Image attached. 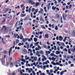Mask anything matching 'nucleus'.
Here are the masks:
<instances>
[{
    "mask_svg": "<svg viewBox=\"0 0 75 75\" xmlns=\"http://www.w3.org/2000/svg\"><path fill=\"white\" fill-rule=\"evenodd\" d=\"M4 54H7V51H6V50H5L4 51Z\"/></svg>",
    "mask_w": 75,
    "mask_h": 75,
    "instance_id": "51",
    "label": "nucleus"
},
{
    "mask_svg": "<svg viewBox=\"0 0 75 75\" xmlns=\"http://www.w3.org/2000/svg\"><path fill=\"white\" fill-rule=\"evenodd\" d=\"M40 12H41V13H43V9H42L40 10Z\"/></svg>",
    "mask_w": 75,
    "mask_h": 75,
    "instance_id": "39",
    "label": "nucleus"
},
{
    "mask_svg": "<svg viewBox=\"0 0 75 75\" xmlns=\"http://www.w3.org/2000/svg\"><path fill=\"white\" fill-rule=\"evenodd\" d=\"M71 35L72 37H75V30H73L71 31Z\"/></svg>",
    "mask_w": 75,
    "mask_h": 75,
    "instance_id": "3",
    "label": "nucleus"
},
{
    "mask_svg": "<svg viewBox=\"0 0 75 75\" xmlns=\"http://www.w3.org/2000/svg\"><path fill=\"white\" fill-rule=\"evenodd\" d=\"M40 75H45V73H40Z\"/></svg>",
    "mask_w": 75,
    "mask_h": 75,
    "instance_id": "53",
    "label": "nucleus"
},
{
    "mask_svg": "<svg viewBox=\"0 0 75 75\" xmlns=\"http://www.w3.org/2000/svg\"><path fill=\"white\" fill-rule=\"evenodd\" d=\"M20 21L21 22H23V18L21 19Z\"/></svg>",
    "mask_w": 75,
    "mask_h": 75,
    "instance_id": "57",
    "label": "nucleus"
},
{
    "mask_svg": "<svg viewBox=\"0 0 75 75\" xmlns=\"http://www.w3.org/2000/svg\"><path fill=\"white\" fill-rule=\"evenodd\" d=\"M63 51H66V52H67V51H68V50H67V49L65 48L63 49Z\"/></svg>",
    "mask_w": 75,
    "mask_h": 75,
    "instance_id": "38",
    "label": "nucleus"
},
{
    "mask_svg": "<svg viewBox=\"0 0 75 75\" xmlns=\"http://www.w3.org/2000/svg\"><path fill=\"white\" fill-rule=\"evenodd\" d=\"M71 67H74V65L73 64H71L70 65Z\"/></svg>",
    "mask_w": 75,
    "mask_h": 75,
    "instance_id": "63",
    "label": "nucleus"
},
{
    "mask_svg": "<svg viewBox=\"0 0 75 75\" xmlns=\"http://www.w3.org/2000/svg\"><path fill=\"white\" fill-rule=\"evenodd\" d=\"M20 14V12H19L18 13H17L16 14V16H18V15H19Z\"/></svg>",
    "mask_w": 75,
    "mask_h": 75,
    "instance_id": "52",
    "label": "nucleus"
},
{
    "mask_svg": "<svg viewBox=\"0 0 75 75\" xmlns=\"http://www.w3.org/2000/svg\"><path fill=\"white\" fill-rule=\"evenodd\" d=\"M18 21H17L16 23L15 26H17V24H18Z\"/></svg>",
    "mask_w": 75,
    "mask_h": 75,
    "instance_id": "42",
    "label": "nucleus"
},
{
    "mask_svg": "<svg viewBox=\"0 0 75 75\" xmlns=\"http://www.w3.org/2000/svg\"><path fill=\"white\" fill-rule=\"evenodd\" d=\"M29 2L31 3V4H32V5H34V4H35V2H32L31 0H30L29 1Z\"/></svg>",
    "mask_w": 75,
    "mask_h": 75,
    "instance_id": "5",
    "label": "nucleus"
},
{
    "mask_svg": "<svg viewBox=\"0 0 75 75\" xmlns=\"http://www.w3.org/2000/svg\"><path fill=\"white\" fill-rule=\"evenodd\" d=\"M9 10V8H6L5 9L6 11L4 13H6V12H7Z\"/></svg>",
    "mask_w": 75,
    "mask_h": 75,
    "instance_id": "14",
    "label": "nucleus"
},
{
    "mask_svg": "<svg viewBox=\"0 0 75 75\" xmlns=\"http://www.w3.org/2000/svg\"><path fill=\"white\" fill-rule=\"evenodd\" d=\"M52 28H54V24H52Z\"/></svg>",
    "mask_w": 75,
    "mask_h": 75,
    "instance_id": "44",
    "label": "nucleus"
},
{
    "mask_svg": "<svg viewBox=\"0 0 75 75\" xmlns=\"http://www.w3.org/2000/svg\"><path fill=\"white\" fill-rule=\"evenodd\" d=\"M13 45H17V44H16V41H14L13 42Z\"/></svg>",
    "mask_w": 75,
    "mask_h": 75,
    "instance_id": "48",
    "label": "nucleus"
},
{
    "mask_svg": "<svg viewBox=\"0 0 75 75\" xmlns=\"http://www.w3.org/2000/svg\"><path fill=\"white\" fill-rule=\"evenodd\" d=\"M57 26H58V27L59 28H62V25H61V26H60V24H58L57 25Z\"/></svg>",
    "mask_w": 75,
    "mask_h": 75,
    "instance_id": "26",
    "label": "nucleus"
},
{
    "mask_svg": "<svg viewBox=\"0 0 75 75\" xmlns=\"http://www.w3.org/2000/svg\"><path fill=\"white\" fill-rule=\"evenodd\" d=\"M35 44H36V45H38L39 44V42H38L36 43H35Z\"/></svg>",
    "mask_w": 75,
    "mask_h": 75,
    "instance_id": "59",
    "label": "nucleus"
},
{
    "mask_svg": "<svg viewBox=\"0 0 75 75\" xmlns=\"http://www.w3.org/2000/svg\"><path fill=\"white\" fill-rule=\"evenodd\" d=\"M43 46L45 48H47V45H43Z\"/></svg>",
    "mask_w": 75,
    "mask_h": 75,
    "instance_id": "32",
    "label": "nucleus"
},
{
    "mask_svg": "<svg viewBox=\"0 0 75 75\" xmlns=\"http://www.w3.org/2000/svg\"><path fill=\"white\" fill-rule=\"evenodd\" d=\"M20 40H23V35H22L20 36Z\"/></svg>",
    "mask_w": 75,
    "mask_h": 75,
    "instance_id": "22",
    "label": "nucleus"
},
{
    "mask_svg": "<svg viewBox=\"0 0 75 75\" xmlns=\"http://www.w3.org/2000/svg\"><path fill=\"white\" fill-rule=\"evenodd\" d=\"M47 10H49V9H50V6L47 5Z\"/></svg>",
    "mask_w": 75,
    "mask_h": 75,
    "instance_id": "37",
    "label": "nucleus"
},
{
    "mask_svg": "<svg viewBox=\"0 0 75 75\" xmlns=\"http://www.w3.org/2000/svg\"><path fill=\"white\" fill-rule=\"evenodd\" d=\"M23 42H25V39H23L22 40Z\"/></svg>",
    "mask_w": 75,
    "mask_h": 75,
    "instance_id": "45",
    "label": "nucleus"
},
{
    "mask_svg": "<svg viewBox=\"0 0 75 75\" xmlns=\"http://www.w3.org/2000/svg\"><path fill=\"white\" fill-rule=\"evenodd\" d=\"M28 17L27 16L25 17L24 18V20L25 21H27L28 20Z\"/></svg>",
    "mask_w": 75,
    "mask_h": 75,
    "instance_id": "9",
    "label": "nucleus"
},
{
    "mask_svg": "<svg viewBox=\"0 0 75 75\" xmlns=\"http://www.w3.org/2000/svg\"><path fill=\"white\" fill-rule=\"evenodd\" d=\"M71 51L70 49H68V51L69 54H71V51Z\"/></svg>",
    "mask_w": 75,
    "mask_h": 75,
    "instance_id": "33",
    "label": "nucleus"
},
{
    "mask_svg": "<svg viewBox=\"0 0 75 75\" xmlns=\"http://www.w3.org/2000/svg\"><path fill=\"white\" fill-rule=\"evenodd\" d=\"M63 73H64V71H62V72H60V74L61 75H62L63 74Z\"/></svg>",
    "mask_w": 75,
    "mask_h": 75,
    "instance_id": "43",
    "label": "nucleus"
},
{
    "mask_svg": "<svg viewBox=\"0 0 75 75\" xmlns=\"http://www.w3.org/2000/svg\"><path fill=\"white\" fill-rule=\"evenodd\" d=\"M21 17H25V14H23L22 13L21 14Z\"/></svg>",
    "mask_w": 75,
    "mask_h": 75,
    "instance_id": "20",
    "label": "nucleus"
},
{
    "mask_svg": "<svg viewBox=\"0 0 75 75\" xmlns=\"http://www.w3.org/2000/svg\"><path fill=\"white\" fill-rule=\"evenodd\" d=\"M35 11V8H33L32 9V12H34Z\"/></svg>",
    "mask_w": 75,
    "mask_h": 75,
    "instance_id": "31",
    "label": "nucleus"
},
{
    "mask_svg": "<svg viewBox=\"0 0 75 75\" xmlns=\"http://www.w3.org/2000/svg\"><path fill=\"white\" fill-rule=\"evenodd\" d=\"M61 44L62 45H63V46H64V45H65V44L63 42H61Z\"/></svg>",
    "mask_w": 75,
    "mask_h": 75,
    "instance_id": "56",
    "label": "nucleus"
},
{
    "mask_svg": "<svg viewBox=\"0 0 75 75\" xmlns=\"http://www.w3.org/2000/svg\"><path fill=\"white\" fill-rule=\"evenodd\" d=\"M63 40V38L61 36H59V40L60 41H62V40Z\"/></svg>",
    "mask_w": 75,
    "mask_h": 75,
    "instance_id": "8",
    "label": "nucleus"
},
{
    "mask_svg": "<svg viewBox=\"0 0 75 75\" xmlns=\"http://www.w3.org/2000/svg\"><path fill=\"white\" fill-rule=\"evenodd\" d=\"M14 37L15 38H16L17 37V36H16V34H14Z\"/></svg>",
    "mask_w": 75,
    "mask_h": 75,
    "instance_id": "58",
    "label": "nucleus"
},
{
    "mask_svg": "<svg viewBox=\"0 0 75 75\" xmlns=\"http://www.w3.org/2000/svg\"><path fill=\"white\" fill-rule=\"evenodd\" d=\"M45 60H47V58H46V57H45L44 56V58H42V61H44Z\"/></svg>",
    "mask_w": 75,
    "mask_h": 75,
    "instance_id": "11",
    "label": "nucleus"
},
{
    "mask_svg": "<svg viewBox=\"0 0 75 75\" xmlns=\"http://www.w3.org/2000/svg\"><path fill=\"white\" fill-rule=\"evenodd\" d=\"M57 44H59V46H61V45H60V44H59V42H57Z\"/></svg>",
    "mask_w": 75,
    "mask_h": 75,
    "instance_id": "47",
    "label": "nucleus"
},
{
    "mask_svg": "<svg viewBox=\"0 0 75 75\" xmlns=\"http://www.w3.org/2000/svg\"><path fill=\"white\" fill-rule=\"evenodd\" d=\"M6 37H7L8 38H10V36L9 35H7L6 36Z\"/></svg>",
    "mask_w": 75,
    "mask_h": 75,
    "instance_id": "41",
    "label": "nucleus"
},
{
    "mask_svg": "<svg viewBox=\"0 0 75 75\" xmlns=\"http://www.w3.org/2000/svg\"><path fill=\"white\" fill-rule=\"evenodd\" d=\"M60 52L59 51H56V55H58V54H60Z\"/></svg>",
    "mask_w": 75,
    "mask_h": 75,
    "instance_id": "15",
    "label": "nucleus"
},
{
    "mask_svg": "<svg viewBox=\"0 0 75 75\" xmlns=\"http://www.w3.org/2000/svg\"><path fill=\"white\" fill-rule=\"evenodd\" d=\"M7 14H6V15L3 14V16H4V17H5V16H6H6H7Z\"/></svg>",
    "mask_w": 75,
    "mask_h": 75,
    "instance_id": "62",
    "label": "nucleus"
},
{
    "mask_svg": "<svg viewBox=\"0 0 75 75\" xmlns=\"http://www.w3.org/2000/svg\"><path fill=\"white\" fill-rule=\"evenodd\" d=\"M75 46L74 47V49H73L72 50V51L73 52H75Z\"/></svg>",
    "mask_w": 75,
    "mask_h": 75,
    "instance_id": "50",
    "label": "nucleus"
},
{
    "mask_svg": "<svg viewBox=\"0 0 75 75\" xmlns=\"http://www.w3.org/2000/svg\"><path fill=\"white\" fill-rule=\"evenodd\" d=\"M40 54H44V52L42 50L40 51Z\"/></svg>",
    "mask_w": 75,
    "mask_h": 75,
    "instance_id": "29",
    "label": "nucleus"
},
{
    "mask_svg": "<svg viewBox=\"0 0 75 75\" xmlns=\"http://www.w3.org/2000/svg\"><path fill=\"white\" fill-rule=\"evenodd\" d=\"M56 8H57L56 7H54V6H53L52 7V10H55Z\"/></svg>",
    "mask_w": 75,
    "mask_h": 75,
    "instance_id": "25",
    "label": "nucleus"
},
{
    "mask_svg": "<svg viewBox=\"0 0 75 75\" xmlns=\"http://www.w3.org/2000/svg\"><path fill=\"white\" fill-rule=\"evenodd\" d=\"M46 68V65L44 66H43V69H45Z\"/></svg>",
    "mask_w": 75,
    "mask_h": 75,
    "instance_id": "60",
    "label": "nucleus"
},
{
    "mask_svg": "<svg viewBox=\"0 0 75 75\" xmlns=\"http://www.w3.org/2000/svg\"><path fill=\"white\" fill-rule=\"evenodd\" d=\"M20 61V60H18L16 61V64H19V63L18 62V61Z\"/></svg>",
    "mask_w": 75,
    "mask_h": 75,
    "instance_id": "30",
    "label": "nucleus"
},
{
    "mask_svg": "<svg viewBox=\"0 0 75 75\" xmlns=\"http://www.w3.org/2000/svg\"><path fill=\"white\" fill-rule=\"evenodd\" d=\"M54 53H52L51 54V56H52V57H53V56H54Z\"/></svg>",
    "mask_w": 75,
    "mask_h": 75,
    "instance_id": "61",
    "label": "nucleus"
},
{
    "mask_svg": "<svg viewBox=\"0 0 75 75\" xmlns=\"http://www.w3.org/2000/svg\"><path fill=\"white\" fill-rule=\"evenodd\" d=\"M56 39L57 40H59V36H57L56 37Z\"/></svg>",
    "mask_w": 75,
    "mask_h": 75,
    "instance_id": "34",
    "label": "nucleus"
},
{
    "mask_svg": "<svg viewBox=\"0 0 75 75\" xmlns=\"http://www.w3.org/2000/svg\"><path fill=\"white\" fill-rule=\"evenodd\" d=\"M31 8H32V6H30V8H29L28 11V12H29V13H30V12H31Z\"/></svg>",
    "mask_w": 75,
    "mask_h": 75,
    "instance_id": "19",
    "label": "nucleus"
},
{
    "mask_svg": "<svg viewBox=\"0 0 75 75\" xmlns=\"http://www.w3.org/2000/svg\"><path fill=\"white\" fill-rule=\"evenodd\" d=\"M21 61L23 62H25V60L24 59H21Z\"/></svg>",
    "mask_w": 75,
    "mask_h": 75,
    "instance_id": "28",
    "label": "nucleus"
},
{
    "mask_svg": "<svg viewBox=\"0 0 75 75\" xmlns=\"http://www.w3.org/2000/svg\"><path fill=\"white\" fill-rule=\"evenodd\" d=\"M38 10L37 9H36L35 10V12H36V13H37V12H38Z\"/></svg>",
    "mask_w": 75,
    "mask_h": 75,
    "instance_id": "64",
    "label": "nucleus"
},
{
    "mask_svg": "<svg viewBox=\"0 0 75 75\" xmlns=\"http://www.w3.org/2000/svg\"><path fill=\"white\" fill-rule=\"evenodd\" d=\"M72 7V5L71 4L69 6V9H71V7Z\"/></svg>",
    "mask_w": 75,
    "mask_h": 75,
    "instance_id": "55",
    "label": "nucleus"
},
{
    "mask_svg": "<svg viewBox=\"0 0 75 75\" xmlns=\"http://www.w3.org/2000/svg\"><path fill=\"white\" fill-rule=\"evenodd\" d=\"M55 17L56 18H59V17H60V16H59V15L58 14H57L56 15Z\"/></svg>",
    "mask_w": 75,
    "mask_h": 75,
    "instance_id": "7",
    "label": "nucleus"
},
{
    "mask_svg": "<svg viewBox=\"0 0 75 75\" xmlns=\"http://www.w3.org/2000/svg\"><path fill=\"white\" fill-rule=\"evenodd\" d=\"M14 47H15V46L14 45L13 46V47H11L10 48L9 51V56H10V54H11V50H12V48H14Z\"/></svg>",
    "mask_w": 75,
    "mask_h": 75,
    "instance_id": "1",
    "label": "nucleus"
},
{
    "mask_svg": "<svg viewBox=\"0 0 75 75\" xmlns=\"http://www.w3.org/2000/svg\"><path fill=\"white\" fill-rule=\"evenodd\" d=\"M1 40H2V42H3V43H4V44H5V42L3 41L4 40V39H3V38H1Z\"/></svg>",
    "mask_w": 75,
    "mask_h": 75,
    "instance_id": "35",
    "label": "nucleus"
},
{
    "mask_svg": "<svg viewBox=\"0 0 75 75\" xmlns=\"http://www.w3.org/2000/svg\"><path fill=\"white\" fill-rule=\"evenodd\" d=\"M35 50L36 51H38V50H40V49L37 48H35Z\"/></svg>",
    "mask_w": 75,
    "mask_h": 75,
    "instance_id": "54",
    "label": "nucleus"
},
{
    "mask_svg": "<svg viewBox=\"0 0 75 75\" xmlns=\"http://www.w3.org/2000/svg\"><path fill=\"white\" fill-rule=\"evenodd\" d=\"M23 52L24 54H26L27 50H26V49H24L23 50Z\"/></svg>",
    "mask_w": 75,
    "mask_h": 75,
    "instance_id": "12",
    "label": "nucleus"
},
{
    "mask_svg": "<svg viewBox=\"0 0 75 75\" xmlns=\"http://www.w3.org/2000/svg\"><path fill=\"white\" fill-rule=\"evenodd\" d=\"M25 45H26L27 49H29L30 48V45L28 42H26L25 43Z\"/></svg>",
    "mask_w": 75,
    "mask_h": 75,
    "instance_id": "4",
    "label": "nucleus"
},
{
    "mask_svg": "<svg viewBox=\"0 0 75 75\" xmlns=\"http://www.w3.org/2000/svg\"><path fill=\"white\" fill-rule=\"evenodd\" d=\"M24 45V43H20L18 44V46H21V45Z\"/></svg>",
    "mask_w": 75,
    "mask_h": 75,
    "instance_id": "16",
    "label": "nucleus"
},
{
    "mask_svg": "<svg viewBox=\"0 0 75 75\" xmlns=\"http://www.w3.org/2000/svg\"><path fill=\"white\" fill-rule=\"evenodd\" d=\"M20 8V6H18L17 7L15 8V9H17V8Z\"/></svg>",
    "mask_w": 75,
    "mask_h": 75,
    "instance_id": "40",
    "label": "nucleus"
},
{
    "mask_svg": "<svg viewBox=\"0 0 75 75\" xmlns=\"http://www.w3.org/2000/svg\"><path fill=\"white\" fill-rule=\"evenodd\" d=\"M33 52L34 54H35V49H33Z\"/></svg>",
    "mask_w": 75,
    "mask_h": 75,
    "instance_id": "49",
    "label": "nucleus"
},
{
    "mask_svg": "<svg viewBox=\"0 0 75 75\" xmlns=\"http://www.w3.org/2000/svg\"><path fill=\"white\" fill-rule=\"evenodd\" d=\"M19 42V40L17 39L16 41V44H18Z\"/></svg>",
    "mask_w": 75,
    "mask_h": 75,
    "instance_id": "27",
    "label": "nucleus"
},
{
    "mask_svg": "<svg viewBox=\"0 0 75 75\" xmlns=\"http://www.w3.org/2000/svg\"><path fill=\"white\" fill-rule=\"evenodd\" d=\"M34 41H35V42H37V41H38V39H37V38H34Z\"/></svg>",
    "mask_w": 75,
    "mask_h": 75,
    "instance_id": "17",
    "label": "nucleus"
},
{
    "mask_svg": "<svg viewBox=\"0 0 75 75\" xmlns=\"http://www.w3.org/2000/svg\"><path fill=\"white\" fill-rule=\"evenodd\" d=\"M45 38L48 39V38H49V35L48 34H46L45 35Z\"/></svg>",
    "mask_w": 75,
    "mask_h": 75,
    "instance_id": "6",
    "label": "nucleus"
},
{
    "mask_svg": "<svg viewBox=\"0 0 75 75\" xmlns=\"http://www.w3.org/2000/svg\"><path fill=\"white\" fill-rule=\"evenodd\" d=\"M54 29L55 30H56V31L58 30V26H56L55 27Z\"/></svg>",
    "mask_w": 75,
    "mask_h": 75,
    "instance_id": "21",
    "label": "nucleus"
},
{
    "mask_svg": "<svg viewBox=\"0 0 75 75\" xmlns=\"http://www.w3.org/2000/svg\"><path fill=\"white\" fill-rule=\"evenodd\" d=\"M33 60H34V61H36L37 60V57H34L33 58Z\"/></svg>",
    "mask_w": 75,
    "mask_h": 75,
    "instance_id": "24",
    "label": "nucleus"
},
{
    "mask_svg": "<svg viewBox=\"0 0 75 75\" xmlns=\"http://www.w3.org/2000/svg\"><path fill=\"white\" fill-rule=\"evenodd\" d=\"M3 21H2V23H5L6 22V19H5V18H3Z\"/></svg>",
    "mask_w": 75,
    "mask_h": 75,
    "instance_id": "18",
    "label": "nucleus"
},
{
    "mask_svg": "<svg viewBox=\"0 0 75 75\" xmlns=\"http://www.w3.org/2000/svg\"><path fill=\"white\" fill-rule=\"evenodd\" d=\"M63 18L64 20L65 21L66 20V19H67V14H66L65 15V13L63 14Z\"/></svg>",
    "mask_w": 75,
    "mask_h": 75,
    "instance_id": "2",
    "label": "nucleus"
},
{
    "mask_svg": "<svg viewBox=\"0 0 75 75\" xmlns=\"http://www.w3.org/2000/svg\"><path fill=\"white\" fill-rule=\"evenodd\" d=\"M40 21H44V20L43 19V18H42V16H41L40 18Z\"/></svg>",
    "mask_w": 75,
    "mask_h": 75,
    "instance_id": "10",
    "label": "nucleus"
},
{
    "mask_svg": "<svg viewBox=\"0 0 75 75\" xmlns=\"http://www.w3.org/2000/svg\"><path fill=\"white\" fill-rule=\"evenodd\" d=\"M52 61H55V58L54 57H52Z\"/></svg>",
    "mask_w": 75,
    "mask_h": 75,
    "instance_id": "36",
    "label": "nucleus"
},
{
    "mask_svg": "<svg viewBox=\"0 0 75 75\" xmlns=\"http://www.w3.org/2000/svg\"><path fill=\"white\" fill-rule=\"evenodd\" d=\"M33 44H30V48H31V47H33Z\"/></svg>",
    "mask_w": 75,
    "mask_h": 75,
    "instance_id": "46",
    "label": "nucleus"
},
{
    "mask_svg": "<svg viewBox=\"0 0 75 75\" xmlns=\"http://www.w3.org/2000/svg\"><path fill=\"white\" fill-rule=\"evenodd\" d=\"M40 4V3L39 2H36V4L35 5V6L36 7H37V6H38V5H39Z\"/></svg>",
    "mask_w": 75,
    "mask_h": 75,
    "instance_id": "23",
    "label": "nucleus"
},
{
    "mask_svg": "<svg viewBox=\"0 0 75 75\" xmlns=\"http://www.w3.org/2000/svg\"><path fill=\"white\" fill-rule=\"evenodd\" d=\"M41 28H42V29H44L46 28H45V26H44V25H42L41 26Z\"/></svg>",
    "mask_w": 75,
    "mask_h": 75,
    "instance_id": "13",
    "label": "nucleus"
}]
</instances>
